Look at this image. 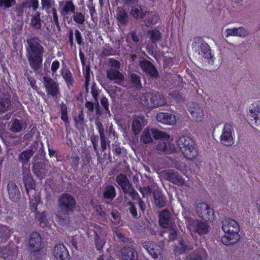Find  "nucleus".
<instances>
[{"label": "nucleus", "mask_w": 260, "mask_h": 260, "mask_svg": "<svg viewBox=\"0 0 260 260\" xmlns=\"http://www.w3.org/2000/svg\"><path fill=\"white\" fill-rule=\"evenodd\" d=\"M138 189L143 195V197L150 194L152 191V187L150 186L140 187Z\"/></svg>", "instance_id": "680f3d73"}, {"label": "nucleus", "mask_w": 260, "mask_h": 260, "mask_svg": "<svg viewBox=\"0 0 260 260\" xmlns=\"http://www.w3.org/2000/svg\"><path fill=\"white\" fill-rule=\"evenodd\" d=\"M45 168V164L42 161H39L36 162L33 165L32 171L34 173L39 177L44 173Z\"/></svg>", "instance_id": "72a5a7b5"}, {"label": "nucleus", "mask_w": 260, "mask_h": 260, "mask_svg": "<svg viewBox=\"0 0 260 260\" xmlns=\"http://www.w3.org/2000/svg\"><path fill=\"white\" fill-rule=\"evenodd\" d=\"M116 19L120 24L125 26L128 20V16L126 11L121 7H118L116 11Z\"/></svg>", "instance_id": "c85d7f7f"}, {"label": "nucleus", "mask_w": 260, "mask_h": 260, "mask_svg": "<svg viewBox=\"0 0 260 260\" xmlns=\"http://www.w3.org/2000/svg\"><path fill=\"white\" fill-rule=\"evenodd\" d=\"M28 247L31 253L41 252L44 248L43 239L38 232H33L28 239Z\"/></svg>", "instance_id": "39448f33"}, {"label": "nucleus", "mask_w": 260, "mask_h": 260, "mask_svg": "<svg viewBox=\"0 0 260 260\" xmlns=\"http://www.w3.org/2000/svg\"><path fill=\"white\" fill-rule=\"evenodd\" d=\"M140 141L145 144H147L151 142L152 141V139L149 132H144L141 136Z\"/></svg>", "instance_id": "864d4df0"}, {"label": "nucleus", "mask_w": 260, "mask_h": 260, "mask_svg": "<svg viewBox=\"0 0 260 260\" xmlns=\"http://www.w3.org/2000/svg\"><path fill=\"white\" fill-rule=\"evenodd\" d=\"M52 18L51 19L52 22L54 23V25L57 27H59V22L58 21V15L56 8H53L52 10Z\"/></svg>", "instance_id": "e2e57ef3"}, {"label": "nucleus", "mask_w": 260, "mask_h": 260, "mask_svg": "<svg viewBox=\"0 0 260 260\" xmlns=\"http://www.w3.org/2000/svg\"><path fill=\"white\" fill-rule=\"evenodd\" d=\"M41 3L42 10H48L52 7L54 1L52 0H41Z\"/></svg>", "instance_id": "052dcab7"}, {"label": "nucleus", "mask_w": 260, "mask_h": 260, "mask_svg": "<svg viewBox=\"0 0 260 260\" xmlns=\"http://www.w3.org/2000/svg\"><path fill=\"white\" fill-rule=\"evenodd\" d=\"M156 119L159 122L166 125H174L176 123L175 115L167 112H159L156 115Z\"/></svg>", "instance_id": "dca6fc26"}, {"label": "nucleus", "mask_w": 260, "mask_h": 260, "mask_svg": "<svg viewBox=\"0 0 260 260\" xmlns=\"http://www.w3.org/2000/svg\"><path fill=\"white\" fill-rule=\"evenodd\" d=\"M91 93L92 98H93L94 102H97L98 100H99L100 91L95 83H93L92 84L91 87Z\"/></svg>", "instance_id": "6e6d98bb"}, {"label": "nucleus", "mask_w": 260, "mask_h": 260, "mask_svg": "<svg viewBox=\"0 0 260 260\" xmlns=\"http://www.w3.org/2000/svg\"><path fill=\"white\" fill-rule=\"evenodd\" d=\"M260 101L253 102L249 107L247 117L252 123L257 125L260 124Z\"/></svg>", "instance_id": "0eeeda50"}, {"label": "nucleus", "mask_w": 260, "mask_h": 260, "mask_svg": "<svg viewBox=\"0 0 260 260\" xmlns=\"http://www.w3.org/2000/svg\"><path fill=\"white\" fill-rule=\"evenodd\" d=\"M95 247L98 251H102L105 244V241L104 239L102 238L101 236L98 234L96 233L94 237Z\"/></svg>", "instance_id": "49530a36"}, {"label": "nucleus", "mask_w": 260, "mask_h": 260, "mask_svg": "<svg viewBox=\"0 0 260 260\" xmlns=\"http://www.w3.org/2000/svg\"><path fill=\"white\" fill-rule=\"evenodd\" d=\"M171 147L170 143L161 140L156 145V149L159 151L168 153L170 152Z\"/></svg>", "instance_id": "ea45409f"}, {"label": "nucleus", "mask_w": 260, "mask_h": 260, "mask_svg": "<svg viewBox=\"0 0 260 260\" xmlns=\"http://www.w3.org/2000/svg\"><path fill=\"white\" fill-rule=\"evenodd\" d=\"M25 5L22 3L16 5L15 8V11L16 12L18 16L22 15L24 12V9Z\"/></svg>", "instance_id": "774afa93"}, {"label": "nucleus", "mask_w": 260, "mask_h": 260, "mask_svg": "<svg viewBox=\"0 0 260 260\" xmlns=\"http://www.w3.org/2000/svg\"><path fill=\"white\" fill-rule=\"evenodd\" d=\"M29 199V207L31 211H36L38 210V205L41 203V197L39 193L35 191V193L28 194Z\"/></svg>", "instance_id": "cd10ccee"}, {"label": "nucleus", "mask_w": 260, "mask_h": 260, "mask_svg": "<svg viewBox=\"0 0 260 260\" xmlns=\"http://www.w3.org/2000/svg\"><path fill=\"white\" fill-rule=\"evenodd\" d=\"M188 248V246L184 243V240H182L179 243V245L176 247V253L182 254L184 253Z\"/></svg>", "instance_id": "13d9d810"}, {"label": "nucleus", "mask_w": 260, "mask_h": 260, "mask_svg": "<svg viewBox=\"0 0 260 260\" xmlns=\"http://www.w3.org/2000/svg\"><path fill=\"white\" fill-rule=\"evenodd\" d=\"M120 253L123 260H138V253L133 247L125 246L121 249Z\"/></svg>", "instance_id": "a211bd4d"}, {"label": "nucleus", "mask_w": 260, "mask_h": 260, "mask_svg": "<svg viewBox=\"0 0 260 260\" xmlns=\"http://www.w3.org/2000/svg\"><path fill=\"white\" fill-rule=\"evenodd\" d=\"M26 128V123L22 120L13 119L11 120V125L10 130L13 133L20 132L23 129Z\"/></svg>", "instance_id": "bb28decb"}, {"label": "nucleus", "mask_w": 260, "mask_h": 260, "mask_svg": "<svg viewBox=\"0 0 260 260\" xmlns=\"http://www.w3.org/2000/svg\"><path fill=\"white\" fill-rule=\"evenodd\" d=\"M23 183L27 194L35 193V181L29 174H25L23 177Z\"/></svg>", "instance_id": "b1692460"}, {"label": "nucleus", "mask_w": 260, "mask_h": 260, "mask_svg": "<svg viewBox=\"0 0 260 260\" xmlns=\"http://www.w3.org/2000/svg\"><path fill=\"white\" fill-rule=\"evenodd\" d=\"M22 4L25 5V8H32L34 11H36L39 6L38 0H26L22 2Z\"/></svg>", "instance_id": "8fccbe9b"}, {"label": "nucleus", "mask_w": 260, "mask_h": 260, "mask_svg": "<svg viewBox=\"0 0 260 260\" xmlns=\"http://www.w3.org/2000/svg\"><path fill=\"white\" fill-rule=\"evenodd\" d=\"M34 154L33 151L31 149H28L23 151L19 155V159L23 165L28 162L29 159Z\"/></svg>", "instance_id": "e433bc0d"}, {"label": "nucleus", "mask_w": 260, "mask_h": 260, "mask_svg": "<svg viewBox=\"0 0 260 260\" xmlns=\"http://www.w3.org/2000/svg\"><path fill=\"white\" fill-rule=\"evenodd\" d=\"M52 255L56 260H69V252L62 244H56L52 250Z\"/></svg>", "instance_id": "1a4fd4ad"}, {"label": "nucleus", "mask_w": 260, "mask_h": 260, "mask_svg": "<svg viewBox=\"0 0 260 260\" xmlns=\"http://www.w3.org/2000/svg\"><path fill=\"white\" fill-rule=\"evenodd\" d=\"M151 132L153 137L155 140H157L159 139H164L166 137L169 138V136L167 135L165 132L159 131L157 129H152Z\"/></svg>", "instance_id": "603ef678"}, {"label": "nucleus", "mask_w": 260, "mask_h": 260, "mask_svg": "<svg viewBox=\"0 0 260 260\" xmlns=\"http://www.w3.org/2000/svg\"><path fill=\"white\" fill-rule=\"evenodd\" d=\"M235 132L233 125L230 123H225L220 137L221 144L230 146L234 144Z\"/></svg>", "instance_id": "423d86ee"}, {"label": "nucleus", "mask_w": 260, "mask_h": 260, "mask_svg": "<svg viewBox=\"0 0 260 260\" xmlns=\"http://www.w3.org/2000/svg\"><path fill=\"white\" fill-rule=\"evenodd\" d=\"M59 10L60 15L65 16L72 14L76 10L73 0H65L59 2Z\"/></svg>", "instance_id": "ddd939ff"}, {"label": "nucleus", "mask_w": 260, "mask_h": 260, "mask_svg": "<svg viewBox=\"0 0 260 260\" xmlns=\"http://www.w3.org/2000/svg\"><path fill=\"white\" fill-rule=\"evenodd\" d=\"M26 57L31 69L38 71L42 67L44 48L41 41L37 37L27 39Z\"/></svg>", "instance_id": "f257e3e1"}, {"label": "nucleus", "mask_w": 260, "mask_h": 260, "mask_svg": "<svg viewBox=\"0 0 260 260\" xmlns=\"http://www.w3.org/2000/svg\"><path fill=\"white\" fill-rule=\"evenodd\" d=\"M80 158L77 155L72 156L70 160V165L75 172L78 170Z\"/></svg>", "instance_id": "bf43d9fd"}, {"label": "nucleus", "mask_w": 260, "mask_h": 260, "mask_svg": "<svg viewBox=\"0 0 260 260\" xmlns=\"http://www.w3.org/2000/svg\"><path fill=\"white\" fill-rule=\"evenodd\" d=\"M165 198L161 193L157 192L154 194V203L156 206L162 208L165 206Z\"/></svg>", "instance_id": "79ce46f5"}, {"label": "nucleus", "mask_w": 260, "mask_h": 260, "mask_svg": "<svg viewBox=\"0 0 260 260\" xmlns=\"http://www.w3.org/2000/svg\"><path fill=\"white\" fill-rule=\"evenodd\" d=\"M186 260H203V257L197 253L193 252L188 254L186 257Z\"/></svg>", "instance_id": "338daca9"}, {"label": "nucleus", "mask_w": 260, "mask_h": 260, "mask_svg": "<svg viewBox=\"0 0 260 260\" xmlns=\"http://www.w3.org/2000/svg\"><path fill=\"white\" fill-rule=\"evenodd\" d=\"M16 4V0H0L1 7H4L6 9H9Z\"/></svg>", "instance_id": "5fc2aeb1"}, {"label": "nucleus", "mask_w": 260, "mask_h": 260, "mask_svg": "<svg viewBox=\"0 0 260 260\" xmlns=\"http://www.w3.org/2000/svg\"><path fill=\"white\" fill-rule=\"evenodd\" d=\"M10 229L7 226H0V239L2 241L8 240L10 236Z\"/></svg>", "instance_id": "09e8293b"}, {"label": "nucleus", "mask_w": 260, "mask_h": 260, "mask_svg": "<svg viewBox=\"0 0 260 260\" xmlns=\"http://www.w3.org/2000/svg\"><path fill=\"white\" fill-rule=\"evenodd\" d=\"M147 8L142 5H134L131 7V14L135 19H143L148 13Z\"/></svg>", "instance_id": "aec40b11"}, {"label": "nucleus", "mask_w": 260, "mask_h": 260, "mask_svg": "<svg viewBox=\"0 0 260 260\" xmlns=\"http://www.w3.org/2000/svg\"><path fill=\"white\" fill-rule=\"evenodd\" d=\"M127 204L129 205V213L132 215L133 217L136 218L138 216L137 210L136 206L134 203L128 201Z\"/></svg>", "instance_id": "0e129e2a"}, {"label": "nucleus", "mask_w": 260, "mask_h": 260, "mask_svg": "<svg viewBox=\"0 0 260 260\" xmlns=\"http://www.w3.org/2000/svg\"><path fill=\"white\" fill-rule=\"evenodd\" d=\"M75 37L76 42L78 45H81L83 44V39L81 36V32L77 29H76L75 30Z\"/></svg>", "instance_id": "69168bd1"}, {"label": "nucleus", "mask_w": 260, "mask_h": 260, "mask_svg": "<svg viewBox=\"0 0 260 260\" xmlns=\"http://www.w3.org/2000/svg\"><path fill=\"white\" fill-rule=\"evenodd\" d=\"M235 36L242 38L247 37L249 35L248 31L243 27H235Z\"/></svg>", "instance_id": "3c124183"}, {"label": "nucleus", "mask_w": 260, "mask_h": 260, "mask_svg": "<svg viewBox=\"0 0 260 260\" xmlns=\"http://www.w3.org/2000/svg\"><path fill=\"white\" fill-rule=\"evenodd\" d=\"M7 189L10 199L12 201L16 202L20 195L16 184L13 181H10L7 185Z\"/></svg>", "instance_id": "393cba45"}, {"label": "nucleus", "mask_w": 260, "mask_h": 260, "mask_svg": "<svg viewBox=\"0 0 260 260\" xmlns=\"http://www.w3.org/2000/svg\"><path fill=\"white\" fill-rule=\"evenodd\" d=\"M116 181L121 187L123 192L126 193L128 191V189H131L132 184L129 183V181L126 176L123 174H120L116 178Z\"/></svg>", "instance_id": "a878e982"}, {"label": "nucleus", "mask_w": 260, "mask_h": 260, "mask_svg": "<svg viewBox=\"0 0 260 260\" xmlns=\"http://www.w3.org/2000/svg\"><path fill=\"white\" fill-rule=\"evenodd\" d=\"M59 208L56 216L60 223L63 224L69 220V215L74 210L76 206V201L74 196L69 193H63L58 199Z\"/></svg>", "instance_id": "7ed1b4c3"}, {"label": "nucleus", "mask_w": 260, "mask_h": 260, "mask_svg": "<svg viewBox=\"0 0 260 260\" xmlns=\"http://www.w3.org/2000/svg\"><path fill=\"white\" fill-rule=\"evenodd\" d=\"M144 116H138L134 118L132 125V130L135 135L139 134L144 126Z\"/></svg>", "instance_id": "5701e85b"}, {"label": "nucleus", "mask_w": 260, "mask_h": 260, "mask_svg": "<svg viewBox=\"0 0 260 260\" xmlns=\"http://www.w3.org/2000/svg\"><path fill=\"white\" fill-rule=\"evenodd\" d=\"M11 96L9 94L0 92V113L8 111L11 106Z\"/></svg>", "instance_id": "4be33fe9"}, {"label": "nucleus", "mask_w": 260, "mask_h": 260, "mask_svg": "<svg viewBox=\"0 0 260 260\" xmlns=\"http://www.w3.org/2000/svg\"><path fill=\"white\" fill-rule=\"evenodd\" d=\"M167 180L177 186H182L185 184L183 177L175 170H169L165 173Z\"/></svg>", "instance_id": "9b49d317"}, {"label": "nucleus", "mask_w": 260, "mask_h": 260, "mask_svg": "<svg viewBox=\"0 0 260 260\" xmlns=\"http://www.w3.org/2000/svg\"><path fill=\"white\" fill-rule=\"evenodd\" d=\"M116 195V189L113 185L108 184L104 187L103 198L105 199L112 201L115 198Z\"/></svg>", "instance_id": "7c9ffc66"}, {"label": "nucleus", "mask_w": 260, "mask_h": 260, "mask_svg": "<svg viewBox=\"0 0 260 260\" xmlns=\"http://www.w3.org/2000/svg\"><path fill=\"white\" fill-rule=\"evenodd\" d=\"M158 19L159 16L156 13L151 12L145 21V25L146 26L154 25L158 22Z\"/></svg>", "instance_id": "37998d69"}, {"label": "nucleus", "mask_w": 260, "mask_h": 260, "mask_svg": "<svg viewBox=\"0 0 260 260\" xmlns=\"http://www.w3.org/2000/svg\"><path fill=\"white\" fill-rule=\"evenodd\" d=\"M210 206L204 202L198 204L197 206L198 215L205 221H210Z\"/></svg>", "instance_id": "f3484780"}, {"label": "nucleus", "mask_w": 260, "mask_h": 260, "mask_svg": "<svg viewBox=\"0 0 260 260\" xmlns=\"http://www.w3.org/2000/svg\"><path fill=\"white\" fill-rule=\"evenodd\" d=\"M60 74L68 86L73 84V78L72 73L69 68H62L60 71Z\"/></svg>", "instance_id": "f704fd0d"}, {"label": "nucleus", "mask_w": 260, "mask_h": 260, "mask_svg": "<svg viewBox=\"0 0 260 260\" xmlns=\"http://www.w3.org/2000/svg\"><path fill=\"white\" fill-rule=\"evenodd\" d=\"M72 14V18L74 22L79 24H83L84 23L85 18L82 13L75 11Z\"/></svg>", "instance_id": "c03bdc74"}, {"label": "nucleus", "mask_w": 260, "mask_h": 260, "mask_svg": "<svg viewBox=\"0 0 260 260\" xmlns=\"http://www.w3.org/2000/svg\"><path fill=\"white\" fill-rule=\"evenodd\" d=\"M35 213L36 218L40 222L41 226L44 227L47 225V220L46 218V213L43 211L41 213L38 212L37 210L34 211Z\"/></svg>", "instance_id": "a18cd8bd"}, {"label": "nucleus", "mask_w": 260, "mask_h": 260, "mask_svg": "<svg viewBox=\"0 0 260 260\" xmlns=\"http://www.w3.org/2000/svg\"><path fill=\"white\" fill-rule=\"evenodd\" d=\"M107 77L115 83L120 84L124 80V75L118 70L110 68L107 71Z\"/></svg>", "instance_id": "6ab92c4d"}, {"label": "nucleus", "mask_w": 260, "mask_h": 260, "mask_svg": "<svg viewBox=\"0 0 260 260\" xmlns=\"http://www.w3.org/2000/svg\"><path fill=\"white\" fill-rule=\"evenodd\" d=\"M195 225L196 231L199 235L205 234L208 233L209 226L205 222L202 221H197Z\"/></svg>", "instance_id": "58836bf2"}, {"label": "nucleus", "mask_w": 260, "mask_h": 260, "mask_svg": "<svg viewBox=\"0 0 260 260\" xmlns=\"http://www.w3.org/2000/svg\"><path fill=\"white\" fill-rule=\"evenodd\" d=\"M141 69L152 77L156 78L158 76V73L155 66L147 60H143L140 63Z\"/></svg>", "instance_id": "2eb2a0df"}, {"label": "nucleus", "mask_w": 260, "mask_h": 260, "mask_svg": "<svg viewBox=\"0 0 260 260\" xmlns=\"http://www.w3.org/2000/svg\"><path fill=\"white\" fill-rule=\"evenodd\" d=\"M221 229L224 235L221 238V242L226 246L237 243L240 239V228L236 220L226 218L222 221Z\"/></svg>", "instance_id": "f03ea898"}, {"label": "nucleus", "mask_w": 260, "mask_h": 260, "mask_svg": "<svg viewBox=\"0 0 260 260\" xmlns=\"http://www.w3.org/2000/svg\"><path fill=\"white\" fill-rule=\"evenodd\" d=\"M198 48L199 54L203 57L207 59L211 58V51L208 44L202 42Z\"/></svg>", "instance_id": "2f4dec72"}, {"label": "nucleus", "mask_w": 260, "mask_h": 260, "mask_svg": "<svg viewBox=\"0 0 260 260\" xmlns=\"http://www.w3.org/2000/svg\"><path fill=\"white\" fill-rule=\"evenodd\" d=\"M44 85L48 95L54 98L59 93V85L53 79L50 77H44Z\"/></svg>", "instance_id": "6e6552de"}, {"label": "nucleus", "mask_w": 260, "mask_h": 260, "mask_svg": "<svg viewBox=\"0 0 260 260\" xmlns=\"http://www.w3.org/2000/svg\"><path fill=\"white\" fill-rule=\"evenodd\" d=\"M30 25L36 29H41L42 23L40 12L36 11L32 15L31 18Z\"/></svg>", "instance_id": "473e14b6"}, {"label": "nucleus", "mask_w": 260, "mask_h": 260, "mask_svg": "<svg viewBox=\"0 0 260 260\" xmlns=\"http://www.w3.org/2000/svg\"><path fill=\"white\" fill-rule=\"evenodd\" d=\"M177 145L184 157L188 159H194L198 155L195 141L189 137H180L177 142Z\"/></svg>", "instance_id": "20e7f679"}, {"label": "nucleus", "mask_w": 260, "mask_h": 260, "mask_svg": "<svg viewBox=\"0 0 260 260\" xmlns=\"http://www.w3.org/2000/svg\"><path fill=\"white\" fill-rule=\"evenodd\" d=\"M14 254V251L9 247L0 248V257L4 260H11Z\"/></svg>", "instance_id": "c9c22d12"}, {"label": "nucleus", "mask_w": 260, "mask_h": 260, "mask_svg": "<svg viewBox=\"0 0 260 260\" xmlns=\"http://www.w3.org/2000/svg\"><path fill=\"white\" fill-rule=\"evenodd\" d=\"M115 54V51L110 46L104 47L102 50V55L104 56L114 55Z\"/></svg>", "instance_id": "4d7b16f0"}, {"label": "nucleus", "mask_w": 260, "mask_h": 260, "mask_svg": "<svg viewBox=\"0 0 260 260\" xmlns=\"http://www.w3.org/2000/svg\"><path fill=\"white\" fill-rule=\"evenodd\" d=\"M171 214L167 209L162 210L159 214V224L164 229H169L173 226Z\"/></svg>", "instance_id": "f8f14e48"}, {"label": "nucleus", "mask_w": 260, "mask_h": 260, "mask_svg": "<svg viewBox=\"0 0 260 260\" xmlns=\"http://www.w3.org/2000/svg\"><path fill=\"white\" fill-rule=\"evenodd\" d=\"M131 81L132 84L136 88L140 89L142 87L141 77L139 75L133 73L131 75Z\"/></svg>", "instance_id": "de8ad7c7"}, {"label": "nucleus", "mask_w": 260, "mask_h": 260, "mask_svg": "<svg viewBox=\"0 0 260 260\" xmlns=\"http://www.w3.org/2000/svg\"><path fill=\"white\" fill-rule=\"evenodd\" d=\"M149 96L150 98L151 106L152 107L162 106L167 103L164 95L159 93H150Z\"/></svg>", "instance_id": "412c9836"}, {"label": "nucleus", "mask_w": 260, "mask_h": 260, "mask_svg": "<svg viewBox=\"0 0 260 260\" xmlns=\"http://www.w3.org/2000/svg\"><path fill=\"white\" fill-rule=\"evenodd\" d=\"M188 110L195 121L200 122L204 119L205 116L204 110L198 104L195 103L190 104Z\"/></svg>", "instance_id": "9d476101"}, {"label": "nucleus", "mask_w": 260, "mask_h": 260, "mask_svg": "<svg viewBox=\"0 0 260 260\" xmlns=\"http://www.w3.org/2000/svg\"><path fill=\"white\" fill-rule=\"evenodd\" d=\"M143 247L155 260H160L162 258L161 251L156 245L149 242H145L143 243Z\"/></svg>", "instance_id": "4468645a"}, {"label": "nucleus", "mask_w": 260, "mask_h": 260, "mask_svg": "<svg viewBox=\"0 0 260 260\" xmlns=\"http://www.w3.org/2000/svg\"><path fill=\"white\" fill-rule=\"evenodd\" d=\"M147 35L152 44H156L162 39L161 33L156 28L148 30Z\"/></svg>", "instance_id": "c756f323"}, {"label": "nucleus", "mask_w": 260, "mask_h": 260, "mask_svg": "<svg viewBox=\"0 0 260 260\" xmlns=\"http://www.w3.org/2000/svg\"><path fill=\"white\" fill-rule=\"evenodd\" d=\"M60 111L61 113L60 118L66 123L69 124V118L68 116V107L66 104L63 102L59 105Z\"/></svg>", "instance_id": "a19ab883"}, {"label": "nucleus", "mask_w": 260, "mask_h": 260, "mask_svg": "<svg viewBox=\"0 0 260 260\" xmlns=\"http://www.w3.org/2000/svg\"><path fill=\"white\" fill-rule=\"evenodd\" d=\"M79 57L80 59L81 63L82 66L83 67V69L84 70V68H85V80H86L87 77H88V80H90V66L89 65H85V59L84 54L82 52L81 49H79Z\"/></svg>", "instance_id": "4c0bfd02"}]
</instances>
